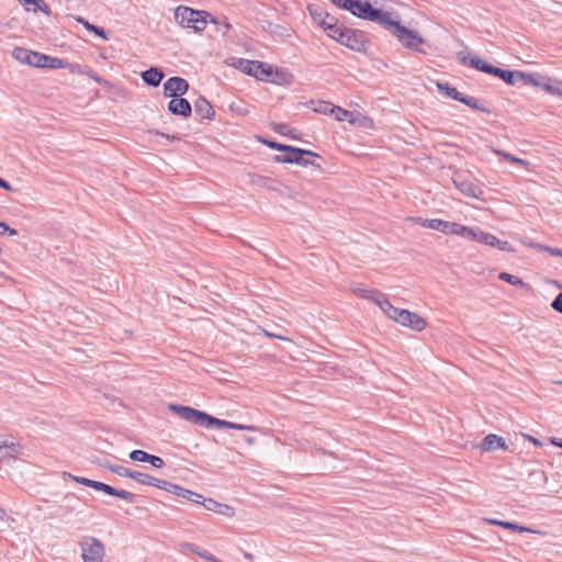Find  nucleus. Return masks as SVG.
I'll return each instance as SVG.
<instances>
[{"mask_svg":"<svg viewBox=\"0 0 562 562\" xmlns=\"http://www.w3.org/2000/svg\"><path fill=\"white\" fill-rule=\"evenodd\" d=\"M82 70H86V68H81L79 65L72 67V71H77L78 74H80Z\"/></svg>","mask_w":562,"mask_h":562,"instance_id":"56","label":"nucleus"},{"mask_svg":"<svg viewBox=\"0 0 562 562\" xmlns=\"http://www.w3.org/2000/svg\"><path fill=\"white\" fill-rule=\"evenodd\" d=\"M21 2L27 11H42L43 13L49 15L50 10L49 7L45 3L44 0H18Z\"/></svg>","mask_w":562,"mask_h":562,"instance_id":"29","label":"nucleus"},{"mask_svg":"<svg viewBox=\"0 0 562 562\" xmlns=\"http://www.w3.org/2000/svg\"><path fill=\"white\" fill-rule=\"evenodd\" d=\"M81 75H86L88 76L89 78H91L92 80H94L95 82H98L99 85H103V86H110L109 81L103 79L102 77H100L94 70H92L91 68H86V70H82L80 71Z\"/></svg>","mask_w":562,"mask_h":562,"instance_id":"41","label":"nucleus"},{"mask_svg":"<svg viewBox=\"0 0 562 562\" xmlns=\"http://www.w3.org/2000/svg\"><path fill=\"white\" fill-rule=\"evenodd\" d=\"M311 104L314 105L312 109L316 113L322 114H331V111H334L335 105L327 101H311Z\"/></svg>","mask_w":562,"mask_h":562,"instance_id":"35","label":"nucleus"},{"mask_svg":"<svg viewBox=\"0 0 562 562\" xmlns=\"http://www.w3.org/2000/svg\"><path fill=\"white\" fill-rule=\"evenodd\" d=\"M530 440H531L533 443H536V445H540V441H539L538 439H535V438H531V437H530Z\"/></svg>","mask_w":562,"mask_h":562,"instance_id":"61","label":"nucleus"},{"mask_svg":"<svg viewBox=\"0 0 562 562\" xmlns=\"http://www.w3.org/2000/svg\"><path fill=\"white\" fill-rule=\"evenodd\" d=\"M175 19L182 27H191L195 32L203 31L209 22L218 23L211 13L184 5H179L175 10Z\"/></svg>","mask_w":562,"mask_h":562,"instance_id":"3","label":"nucleus"},{"mask_svg":"<svg viewBox=\"0 0 562 562\" xmlns=\"http://www.w3.org/2000/svg\"><path fill=\"white\" fill-rule=\"evenodd\" d=\"M5 516V510L0 506V519H3Z\"/></svg>","mask_w":562,"mask_h":562,"instance_id":"59","label":"nucleus"},{"mask_svg":"<svg viewBox=\"0 0 562 562\" xmlns=\"http://www.w3.org/2000/svg\"><path fill=\"white\" fill-rule=\"evenodd\" d=\"M271 128L282 136H289L290 138L297 139L295 130L290 128L286 124L273 122L271 123Z\"/></svg>","mask_w":562,"mask_h":562,"instance_id":"34","label":"nucleus"},{"mask_svg":"<svg viewBox=\"0 0 562 562\" xmlns=\"http://www.w3.org/2000/svg\"><path fill=\"white\" fill-rule=\"evenodd\" d=\"M109 471H111L112 473H115L119 476H124V477H130V479L133 473L132 469L125 468L123 465H117V464H115L113 467H109Z\"/></svg>","mask_w":562,"mask_h":562,"instance_id":"42","label":"nucleus"},{"mask_svg":"<svg viewBox=\"0 0 562 562\" xmlns=\"http://www.w3.org/2000/svg\"><path fill=\"white\" fill-rule=\"evenodd\" d=\"M492 76L501 78L507 85L514 86L518 80L526 83V79H530V74L519 70H506L495 67Z\"/></svg>","mask_w":562,"mask_h":562,"instance_id":"16","label":"nucleus"},{"mask_svg":"<svg viewBox=\"0 0 562 562\" xmlns=\"http://www.w3.org/2000/svg\"><path fill=\"white\" fill-rule=\"evenodd\" d=\"M397 323L416 331H422L426 327V321L408 310L401 311Z\"/></svg>","mask_w":562,"mask_h":562,"instance_id":"14","label":"nucleus"},{"mask_svg":"<svg viewBox=\"0 0 562 562\" xmlns=\"http://www.w3.org/2000/svg\"><path fill=\"white\" fill-rule=\"evenodd\" d=\"M35 63L33 67L36 68H48V69H59L64 67V61L60 58L52 57L42 53L36 52L34 57Z\"/></svg>","mask_w":562,"mask_h":562,"instance_id":"21","label":"nucleus"},{"mask_svg":"<svg viewBox=\"0 0 562 562\" xmlns=\"http://www.w3.org/2000/svg\"><path fill=\"white\" fill-rule=\"evenodd\" d=\"M331 114L335 116V119L337 121H346L350 115L351 113L345 109H341L339 106H336L334 108V111H331Z\"/></svg>","mask_w":562,"mask_h":562,"instance_id":"45","label":"nucleus"},{"mask_svg":"<svg viewBox=\"0 0 562 562\" xmlns=\"http://www.w3.org/2000/svg\"><path fill=\"white\" fill-rule=\"evenodd\" d=\"M193 109H194V113L195 115L200 119V120H209V121H212L214 120L215 117V111L212 106V104L210 103V101L200 95L193 103Z\"/></svg>","mask_w":562,"mask_h":562,"instance_id":"19","label":"nucleus"},{"mask_svg":"<svg viewBox=\"0 0 562 562\" xmlns=\"http://www.w3.org/2000/svg\"><path fill=\"white\" fill-rule=\"evenodd\" d=\"M347 29L348 27H342L339 24H336L334 26L327 25V30L325 32L329 37L338 42V38H340L338 34L344 33Z\"/></svg>","mask_w":562,"mask_h":562,"instance_id":"40","label":"nucleus"},{"mask_svg":"<svg viewBox=\"0 0 562 562\" xmlns=\"http://www.w3.org/2000/svg\"><path fill=\"white\" fill-rule=\"evenodd\" d=\"M336 24H338V20H337V18H335V16H333V15H330V14L328 13V18H327L326 20H322V25H321V27H322V29L324 30V32H325V31L327 30V25L334 26V25H336Z\"/></svg>","mask_w":562,"mask_h":562,"instance_id":"48","label":"nucleus"},{"mask_svg":"<svg viewBox=\"0 0 562 562\" xmlns=\"http://www.w3.org/2000/svg\"><path fill=\"white\" fill-rule=\"evenodd\" d=\"M544 250L548 251L552 256L562 257V249H560V248H553L550 246H546Z\"/></svg>","mask_w":562,"mask_h":562,"instance_id":"50","label":"nucleus"},{"mask_svg":"<svg viewBox=\"0 0 562 562\" xmlns=\"http://www.w3.org/2000/svg\"><path fill=\"white\" fill-rule=\"evenodd\" d=\"M495 153L498 155V156H502L504 159L510 161V162H514V164H518V165H521V166H526L527 165V161L521 159V158H518V157H515L513 156L512 154H508L506 151H503V150H495Z\"/></svg>","mask_w":562,"mask_h":562,"instance_id":"43","label":"nucleus"},{"mask_svg":"<svg viewBox=\"0 0 562 562\" xmlns=\"http://www.w3.org/2000/svg\"><path fill=\"white\" fill-rule=\"evenodd\" d=\"M304 156L317 157L318 155L312 150L288 146V150L284 154L276 155L273 160L279 164H296L301 166H312L313 161L305 159Z\"/></svg>","mask_w":562,"mask_h":562,"instance_id":"7","label":"nucleus"},{"mask_svg":"<svg viewBox=\"0 0 562 562\" xmlns=\"http://www.w3.org/2000/svg\"><path fill=\"white\" fill-rule=\"evenodd\" d=\"M140 77L146 85L150 87H158L162 81L165 74L160 68L150 67L149 69L144 70L140 74Z\"/></svg>","mask_w":562,"mask_h":562,"instance_id":"24","label":"nucleus"},{"mask_svg":"<svg viewBox=\"0 0 562 562\" xmlns=\"http://www.w3.org/2000/svg\"><path fill=\"white\" fill-rule=\"evenodd\" d=\"M414 221H415L417 224H419L420 226H423V227H427V223H429V222H430V220H428V218H423V217H416V218H414Z\"/></svg>","mask_w":562,"mask_h":562,"instance_id":"52","label":"nucleus"},{"mask_svg":"<svg viewBox=\"0 0 562 562\" xmlns=\"http://www.w3.org/2000/svg\"><path fill=\"white\" fill-rule=\"evenodd\" d=\"M130 458L132 461H136V462H148L154 468H157V469H160L165 465V461L160 457L149 454L146 451L139 450V449L133 450L130 453Z\"/></svg>","mask_w":562,"mask_h":562,"instance_id":"20","label":"nucleus"},{"mask_svg":"<svg viewBox=\"0 0 562 562\" xmlns=\"http://www.w3.org/2000/svg\"><path fill=\"white\" fill-rule=\"evenodd\" d=\"M0 188L4 189L7 191L12 190L11 184L7 180L2 179L1 177H0Z\"/></svg>","mask_w":562,"mask_h":562,"instance_id":"51","label":"nucleus"},{"mask_svg":"<svg viewBox=\"0 0 562 562\" xmlns=\"http://www.w3.org/2000/svg\"><path fill=\"white\" fill-rule=\"evenodd\" d=\"M260 142L262 144L267 145L271 149H276V150L284 151V153L288 150V146H289L285 144L278 143L276 140H268V139H263V138H261Z\"/></svg>","mask_w":562,"mask_h":562,"instance_id":"44","label":"nucleus"},{"mask_svg":"<svg viewBox=\"0 0 562 562\" xmlns=\"http://www.w3.org/2000/svg\"><path fill=\"white\" fill-rule=\"evenodd\" d=\"M460 102L476 111H481L487 114L492 112L488 108L482 105L480 101L474 97L463 95Z\"/></svg>","mask_w":562,"mask_h":562,"instance_id":"33","label":"nucleus"},{"mask_svg":"<svg viewBox=\"0 0 562 562\" xmlns=\"http://www.w3.org/2000/svg\"><path fill=\"white\" fill-rule=\"evenodd\" d=\"M0 235L15 236L18 235V231L10 227L7 223L0 222Z\"/></svg>","mask_w":562,"mask_h":562,"instance_id":"47","label":"nucleus"},{"mask_svg":"<svg viewBox=\"0 0 562 562\" xmlns=\"http://www.w3.org/2000/svg\"><path fill=\"white\" fill-rule=\"evenodd\" d=\"M525 85H532L536 87H540L541 89H543L544 91H547L551 94H554L555 89H557V82L553 83L551 78L535 76L532 74H530V79H526Z\"/></svg>","mask_w":562,"mask_h":562,"instance_id":"25","label":"nucleus"},{"mask_svg":"<svg viewBox=\"0 0 562 562\" xmlns=\"http://www.w3.org/2000/svg\"><path fill=\"white\" fill-rule=\"evenodd\" d=\"M268 336H271V337H277L278 339H283L281 336H277V335H271L269 333H266Z\"/></svg>","mask_w":562,"mask_h":562,"instance_id":"62","label":"nucleus"},{"mask_svg":"<svg viewBox=\"0 0 562 562\" xmlns=\"http://www.w3.org/2000/svg\"><path fill=\"white\" fill-rule=\"evenodd\" d=\"M5 450L10 460H14L19 454L22 453L23 447L19 442L8 441Z\"/></svg>","mask_w":562,"mask_h":562,"instance_id":"38","label":"nucleus"},{"mask_svg":"<svg viewBox=\"0 0 562 562\" xmlns=\"http://www.w3.org/2000/svg\"><path fill=\"white\" fill-rule=\"evenodd\" d=\"M63 476H67V477L71 479L72 481H75L76 483L91 487L95 491L103 492L110 496L122 498V499L126 501L127 503H135V501H136V495L134 493H131L125 490L114 488L113 486L105 484L103 482L90 480V479H87L83 476H77L69 472H63Z\"/></svg>","mask_w":562,"mask_h":562,"instance_id":"5","label":"nucleus"},{"mask_svg":"<svg viewBox=\"0 0 562 562\" xmlns=\"http://www.w3.org/2000/svg\"><path fill=\"white\" fill-rule=\"evenodd\" d=\"M169 411L175 413L181 419L189 422L193 425H198L205 428L217 427V428H229L237 430H257V427L252 425L236 424L224 419H218L203 411L195 409L190 406H183L179 404H169Z\"/></svg>","mask_w":562,"mask_h":562,"instance_id":"1","label":"nucleus"},{"mask_svg":"<svg viewBox=\"0 0 562 562\" xmlns=\"http://www.w3.org/2000/svg\"><path fill=\"white\" fill-rule=\"evenodd\" d=\"M338 35L340 36L338 43L341 45L355 52H366L368 41L363 32L348 27L344 33H339Z\"/></svg>","mask_w":562,"mask_h":562,"instance_id":"8","label":"nucleus"},{"mask_svg":"<svg viewBox=\"0 0 562 562\" xmlns=\"http://www.w3.org/2000/svg\"><path fill=\"white\" fill-rule=\"evenodd\" d=\"M244 557H245V559H247V560H252V554H251V553H249V552H245V553H244Z\"/></svg>","mask_w":562,"mask_h":562,"instance_id":"58","label":"nucleus"},{"mask_svg":"<svg viewBox=\"0 0 562 562\" xmlns=\"http://www.w3.org/2000/svg\"><path fill=\"white\" fill-rule=\"evenodd\" d=\"M437 89L441 94L459 102L464 95L463 93L459 92L454 87L450 86L448 82H437Z\"/></svg>","mask_w":562,"mask_h":562,"instance_id":"31","label":"nucleus"},{"mask_svg":"<svg viewBox=\"0 0 562 562\" xmlns=\"http://www.w3.org/2000/svg\"><path fill=\"white\" fill-rule=\"evenodd\" d=\"M384 30L393 34L404 47L426 54V50L419 47L425 44V40L416 31L402 25L400 21L391 18Z\"/></svg>","mask_w":562,"mask_h":562,"instance_id":"4","label":"nucleus"},{"mask_svg":"<svg viewBox=\"0 0 562 562\" xmlns=\"http://www.w3.org/2000/svg\"><path fill=\"white\" fill-rule=\"evenodd\" d=\"M480 447L483 451H494L497 449L506 450L507 443L505 442L504 438L495 434H490L482 440Z\"/></svg>","mask_w":562,"mask_h":562,"instance_id":"23","label":"nucleus"},{"mask_svg":"<svg viewBox=\"0 0 562 562\" xmlns=\"http://www.w3.org/2000/svg\"><path fill=\"white\" fill-rule=\"evenodd\" d=\"M131 479L139 484L156 486L160 490H165L164 484H167V481L165 480L156 479L147 473H143L136 470H133Z\"/></svg>","mask_w":562,"mask_h":562,"instance_id":"22","label":"nucleus"},{"mask_svg":"<svg viewBox=\"0 0 562 562\" xmlns=\"http://www.w3.org/2000/svg\"><path fill=\"white\" fill-rule=\"evenodd\" d=\"M467 239L476 240L479 243H482V244H485V245H488L492 247H496L501 250H506V251L513 250V248L508 241L501 240L496 236H494L490 233H485L481 229L471 228V233L468 235Z\"/></svg>","mask_w":562,"mask_h":562,"instance_id":"11","label":"nucleus"},{"mask_svg":"<svg viewBox=\"0 0 562 562\" xmlns=\"http://www.w3.org/2000/svg\"><path fill=\"white\" fill-rule=\"evenodd\" d=\"M168 110L173 115H179L184 119L189 117L192 113V105L190 102L181 97H175L172 98L168 103Z\"/></svg>","mask_w":562,"mask_h":562,"instance_id":"18","label":"nucleus"},{"mask_svg":"<svg viewBox=\"0 0 562 562\" xmlns=\"http://www.w3.org/2000/svg\"><path fill=\"white\" fill-rule=\"evenodd\" d=\"M307 11L313 21L319 26L322 25V20H326L328 18V12L318 4H308Z\"/></svg>","mask_w":562,"mask_h":562,"instance_id":"32","label":"nucleus"},{"mask_svg":"<svg viewBox=\"0 0 562 562\" xmlns=\"http://www.w3.org/2000/svg\"><path fill=\"white\" fill-rule=\"evenodd\" d=\"M374 303L387 315L389 318L398 322V314L401 308L393 306L383 295L380 299H374Z\"/></svg>","mask_w":562,"mask_h":562,"instance_id":"27","label":"nucleus"},{"mask_svg":"<svg viewBox=\"0 0 562 562\" xmlns=\"http://www.w3.org/2000/svg\"><path fill=\"white\" fill-rule=\"evenodd\" d=\"M554 95L562 98V81H557V89Z\"/></svg>","mask_w":562,"mask_h":562,"instance_id":"53","label":"nucleus"},{"mask_svg":"<svg viewBox=\"0 0 562 562\" xmlns=\"http://www.w3.org/2000/svg\"><path fill=\"white\" fill-rule=\"evenodd\" d=\"M239 67L243 72L263 80L271 75V68L265 63L257 60L239 59Z\"/></svg>","mask_w":562,"mask_h":562,"instance_id":"12","label":"nucleus"},{"mask_svg":"<svg viewBox=\"0 0 562 562\" xmlns=\"http://www.w3.org/2000/svg\"><path fill=\"white\" fill-rule=\"evenodd\" d=\"M551 442L552 445H554L555 447H559L562 449V439H559V438H551Z\"/></svg>","mask_w":562,"mask_h":562,"instance_id":"54","label":"nucleus"},{"mask_svg":"<svg viewBox=\"0 0 562 562\" xmlns=\"http://www.w3.org/2000/svg\"><path fill=\"white\" fill-rule=\"evenodd\" d=\"M552 308L562 314V293L558 294L551 304Z\"/></svg>","mask_w":562,"mask_h":562,"instance_id":"49","label":"nucleus"},{"mask_svg":"<svg viewBox=\"0 0 562 562\" xmlns=\"http://www.w3.org/2000/svg\"><path fill=\"white\" fill-rule=\"evenodd\" d=\"M452 183L464 196L481 199L483 190L476 186L469 176L461 172L452 177Z\"/></svg>","mask_w":562,"mask_h":562,"instance_id":"10","label":"nucleus"},{"mask_svg":"<svg viewBox=\"0 0 562 562\" xmlns=\"http://www.w3.org/2000/svg\"><path fill=\"white\" fill-rule=\"evenodd\" d=\"M427 228L439 231L445 234L462 236L464 238H467L471 233V227L439 218H431L430 222L427 223Z\"/></svg>","mask_w":562,"mask_h":562,"instance_id":"9","label":"nucleus"},{"mask_svg":"<svg viewBox=\"0 0 562 562\" xmlns=\"http://www.w3.org/2000/svg\"><path fill=\"white\" fill-rule=\"evenodd\" d=\"M165 486V490L166 492L168 493H171V494H175L179 497H182L189 502H192V503H200L201 502V498H203L202 495L193 492V491H190V490H187L184 488L183 486L181 485H178V484H175V483H171L169 481H167V484H164Z\"/></svg>","mask_w":562,"mask_h":562,"instance_id":"17","label":"nucleus"},{"mask_svg":"<svg viewBox=\"0 0 562 562\" xmlns=\"http://www.w3.org/2000/svg\"><path fill=\"white\" fill-rule=\"evenodd\" d=\"M458 58L462 64L469 65L472 68L477 69V70L483 71L488 75H492L495 69V66L486 63L485 60L481 59L476 55H472V54L467 55L464 53H459Z\"/></svg>","mask_w":562,"mask_h":562,"instance_id":"15","label":"nucleus"},{"mask_svg":"<svg viewBox=\"0 0 562 562\" xmlns=\"http://www.w3.org/2000/svg\"><path fill=\"white\" fill-rule=\"evenodd\" d=\"M199 504L203 505V507L210 512H215L228 516L233 513V508L231 506L221 504L212 498L203 497Z\"/></svg>","mask_w":562,"mask_h":562,"instance_id":"26","label":"nucleus"},{"mask_svg":"<svg viewBox=\"0 0 562 562\" xmlns=\"http://www.w3.org/2000/svg\"><path fill=\"white\" fill-rule=\"evenodd\" d=\"M333 4L339 9L349 11L355 16L371 21L385 29L392 18L389 12L373 8L370 2L361 0H331Z\"/></svg>","mask_w":562,"mask_h":562,"instance_id":"2","label":"nucleus"},{"mask_svg":"<svg viewBox=\"0 0 562 562\" xmlns=\"http://www.w3.org/2000/svg\"><path fill=\"white\" fill-rule=\"evenodd\" d=\"M189 90V83L181 77H171L164 83V93L166 97H182Z\"/></svg>","mask_w":562,"mask_h":562,"instance_id":"13","label":"nucleus"},{"mask_svg":"<svg viewBox=\"0 0 562 562\" xmlns=\"http://www.w3.org/2000/svg\"><path fill=\"white\" fill-rule=\"evenodd\" d=\"M486 521L491 525L499 526L502 528L510 529V530L517 531V532H533L532 529L525 527V526H520L516 522H510V521H505V520H499V519H486Z\"/></svg>","mask_w":562,"mask_h":562,"instance_id":"30","label":"nucleus"},{"mask_svg":"<svg viewBox=\"0 0 562 562\" xmlns=\"http://www.w3.org/2000/svg\"><path fill=\"white\" fill-rule=\"evenodd\" d=\"M36 52L26 49L24 47H15L12 52V56L22 64L33 66L35 63Z\"/></svg>","mask_w":562,"mask_h":562,"instance_id":"28","label":"nucleus"},{"mask_svg":"<svg viewBox=\"0 0 562 562\" xmlns=\"http://www.w3.org/2000/svg\"><path fill=\"white\" fill-rule=\"evenodd\" d=\"M77 499V497L74 494H67L64 496L63 502L59 506L60 510L64 514H70L75 510V506L72 502Z\"/></svg>","mask_w":562,"mask_h":562,"instance_id":"37","label":"nucleus"},{"mask_svg":"<svg viewBox=\"0 0 562 562\" xmlns=\"http://www.w3.org/2000/svg\"><path fill=\"white\" fill-rule=\"evenodd\" d=\"M83 562H104L105 549L101 540L85 536L79 541Z\"/></svg>","mask_w":562,"mask_h":562,"instance_id":"6","label":"nucleus"},{"mask_svg":"<svg viewBox=\"0 0 562 562\" xmlns=\"http://www.w3.org/2000/svg\"><path fill=\"white\" fill-rule=\"evenodd\" d=\"M8 441H9L8 439L0 438V447H1V449H5V446H7Z\"/></svg>","mask_w":562,"mask_h":562,"instance_id":"55","label":"nucleus"},{"mask_svg":"<svg viewBox=\"0 0 562 562\" xmlns=\"http://www.w3.org/2000/svg\"><path fill=\"white\" fill-rule=\"evenodd\" d=\"M353 292L357 293L359 296L369 299L373 302H374V299H380V296L382 295L375 291H370V290L363 288L361 284H357V286L353 288Z\"/></svg>","mask_w":562,"mask_h":562,"instance_id":"36","label":"nucleus"},{"mask_svg":"<svg viewBox=\"0 0 562 562\" xmlns=\"http://www.w3.org/2000/svg\"><path fill=\"white\" fill-rule=\"evenodd\" d=\"M100 465L109 470V467H113L114 464H111L110 462L105 461L100 463Z\"/></svg>","mask_w":562,"mask_h":562,"instance_id":"57","label":"nucleus"},{"mask_svg":"<svg viewBox=\"0 0 562 562\" xmlns=\"http://www.w3.org/2000/svg\"><path fill=\"white\" fill-rule=\"evenodd\" d=\"M85 26L87 30L93 32L95 35L102 37V38H106V32L103 27H100V26H97V25H92L88 22H85Z\"/></svg>","mask_w":562,"mask_h":562,"instance_id":"46","label":"nucleus"},{"mask_svg":"<svg viewBox=\"0 0 562 562\" xmlns=\"http://www.w3.org/2000/svg\"><path fill=\"white\" fill-rule=\"evenodd\" d=\"M223 26H224L225 30H229L231 29V24L227 21L223 22Z\"/></svg>","mask_w":562,"mask_h":562,"instance_id":"60","label":"nucleus"},{"mask_svg":"<svg viewBox=\"0 0 562 562\" xmlns=\"http://www.w3.org/2000/svg\"><path fill=\"white\" fill-rule=\"evenodd\" d=\"M498 278L512 285H516V286L525 285V282L520 278L513 276L510 273H507V272H501Z\"/></svg>","mask_w":562,"mask_h":562,"instance_id":"39","label":"nucleus"},{"mask_svg":"<svg viewBox=\"0 0 562 562\" xmlns=\"http://www.w3.org/2000/svg\"><path fill=\"white\" fill-rule=\"evenodd\" d=\"M247 441H248L249 443H251V442L254 441V439H252V438H249V439H247Z\"/></svg>","mask_w":562,"mask_h":562,"instance_id":"63","label":"nucleus"}]
</instances>
